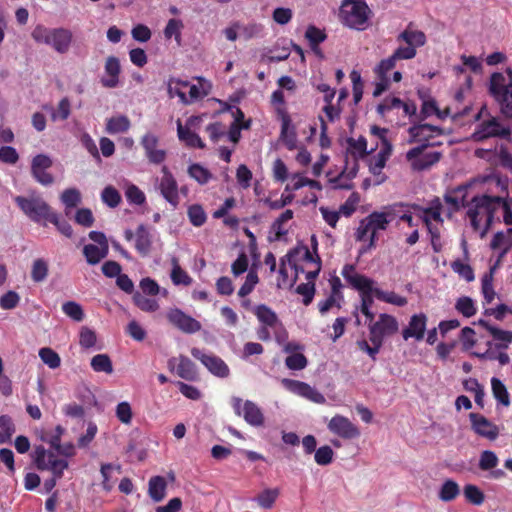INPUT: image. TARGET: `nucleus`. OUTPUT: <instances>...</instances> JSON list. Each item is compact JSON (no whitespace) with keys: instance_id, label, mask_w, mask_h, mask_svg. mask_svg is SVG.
I'll return each mask as SVG.
<instances>
[{"instance_id":"nucleus-29","label":"nucleus","mask_w":512,"mask_h":512,"mask_svg":"<svg viewBox=\"0 0 512 512\" xmlns=\"http://www.w3.org/2000/svg\"><path fill=\"white\" fill-rule=\"evenodd\" d=\"M177 134L179 140L184 142L186 146L199 149L205 148V144L200 136L192 130L184 128L180 119L177 120Z\"/></svg>"},{"instance_id":"nucleus-31","label":"nucleus","mask_w":512,"mask_h":512,"mask_svg":"<svg viewBox=\"0 0 512 512\" xmlns=\"http://www.w3.org/2000/svg\"><path fill=\"white\" fill-rule=\"evenodd\" d=\"M189 86V82L178 78H170L167 84V92L170 98L178 97L182 104L187 105V95L184 91Z\"/></svg>"},{"instance_id":"nucleus-40","label":"nucleus","mask_w":512,"mask_h":512,"mask_svg":"<svg viewBox=\"0 0 512 512\" xmlns=\"http://www.w3.org/2000/svg\"><path fill=\"white\" fill-rule=\"evenodd\" d=\"M255 315L261 323L268 327L273 328L278 323V317L276 313L265 304H261L256 307Z\"/></svg>"},{"instance_id":"nucleus-64","label":"nucleus","mask_w":512,"mask_h":512,"mask_svg":"<svg viewBox=\"0 0 512 512\" xmlns=\"http://www.w3.org/2000/svg\"><path fill=\"white\" fill-rule=\"evenodd\" d=\"M71 113V103L67 97H64L58 103L57 109L52 112L51 118L53 121L66 120Z\"/></svg>"},{"instance_id":"nucleus-38","label":"nucleus","mask_w":512,"mask_h":512,"mask_svg":"<svg viewBox=\"0 0 512 512\" xmlns=\"http://www.w3.org/2000/svg\"><path fill=\"white\" fill-rule=\"evenodd\" d=\"M187 172L188 175L200 185L207 184L213 177L212 173L207 168L198 163L191 164Z\"/></svg>"},{"instance_id":"nucleus-26","label":"nucleus","mask_w":512,"mask_h":512,"mask_svg":"<svg viewBox=\"0 0 512 512\" xmlns=\"http://www.w3.org/2000/svg\"><path fill=\"white\" fill-rule=\"evenodd\" d=\"M121 71L119 59L115 56H109L105 63V73L108 78H102L101 83L104 87L114 88L118 85L119 74Z\"/></svg>"},{"instance_id":"nucleus-5","label":"nucleus","mask_w":512,"mask_h":512,"mask_svg":"<svg viewBox=\"0 0 512 512\" xmlns=\"http://www.w3.org/2000/svg\"><path fill=\"white\" fill-rule=\"evenodd\" d=\"M342 276L354 289L359 291L361 297L360 308L365 310L366 308H371L374 303L375 290L377 289L373 286L374 280L357 273L355 266L352 264H346L343 267Z\"/></svg>"},{"instance_id":"nucleus-27","label":"nucleus","mask_w":512,"mask_h":512,"mask_svg":"<svg viewBox=\"0 0 512 512\" xmlns=\"http://www.w3.org/2000/svg\"><path fill=\"white\" fill-rule=\"evenodd\" d=\"M412 23H409L404 31L397 36L398 42H405L408 46L414 47L417 50L418 47H422L426 43V35L420 30H413Z\"/></svg>"},{"instance_id":"nucleus-43","label":"nucleus","mask_w":512,"mask_h":512,"mask_svg":"<svg viewBox=\"0 0 512 512\" xmlns=\"http://www.w3.org/2000/svg\"><path fill=\"white\" fill-rule=\"evenodd\" d=\"M91 367L95 372H104L111 374L113 372V365L110 357L107 354H97L91 359Z\"/></svg>"},{"instance_id":"nucleus-46","label":"nucleus","mask_w":512,"mask_h":512,"mask_svg":"<svg viewBox=\"0 0 512 512\" xmlns=\"http://www.w3.org/2000/svg\"><path fill=\"white\" fill-rule=\"evenodd\" d=\"M68 462L64 459H57L53 452L48 454V461L46 470H51L53 476L60 479L63 476L64 470L67 469Z\"/></svg>"},{"instance_id":"nucleus-14","label":"nucleus","mask_w":512,"mask_h":512,"mask_svg":"<svg viewBox=\"0 0 512 512\" xmlns=\"http://www.w3.org/2000/svg\"><path fill=\"white\" fill-rule=\"evenodd\" d=\"M162 173L163 175L158 186L160 193L176 209L180 203L177 181L166 166L162 167Z\"/></svg>"},{"instance_id":"nucleus-33","label":"nucleus","mask_w":512,"mask_h":512,"mask_svg":"<svg viewBox=\"0 0 512 512\" xmlns=\"http://www.w3.org/2000/svg\"><path fill=\"white\" fill-rule=\"evenodd\" d=\"M460 494V486L453 479H446L438 492V497L443 502H451Z\"/></svg>"},{"instance_id":"nucleus-18","label":"nucleus","mask_w":512,"mask_h":512,"mask_svg":"<svg viewBox=\"0 0 512 512\" xmlns=\"http://www.w3.org/2000/svg\"><path fill=\"white\" fill-rule=\"evenodd\" d=\"M443 133V129L439 126L427 124V123H418L413 124L408 129L409 134V143L419 142L420 144L431 143L430 139L434 136L441 135Z\"/></svg>"},{"instance_id":"nucleus-45","label":"nucleus","mask_w":512,"mask_h":512,"mask_svg":"<svg viewBox=\"0 0 512 512\" xmlns=\"http://www.w3.org/2000/svg\"><path fill=\"white\" fill-rule=\"evenodd\" d=\"M173 268L171 271V280L175 285H185L188 286L192 283L191 277L184 271L179 263L177 258L172 259Z\"/></svg>"},{"instance_id":"nucleus-49","label":"nucleus","mask_w":512,"mask_h":512,"mask_svg":"<svg viewBox=\"0 0 512 512\" xmlns=\"http://www.w3.org/2000/svg\"><path fill=\"white\" fill-rule=\"evenodd\" d=\"M499 464V459L495 452L491 450H484L480 454L478 467L482 471H490L496 468Z\"/></svg>"},{"instance_id":"nucleus-12","label":"nucleus","mask_w":512,"mask_h":512,"mask_svg":"<svg viewBox=\"0 0 512 512\" xmlns=\"http://www.w3.org/2000/svg\"><path fill=\"white\" fill-rule=\"evenodd\" d=\"M469 420L472 431L479 437L494 441L499 436V428L496 424L480 413H470Z\"/></svg>"},{"instance_id":"nucleus-21","label":"nucleus","mask_w":512,"mask_h":512,"mask_svg":"<svg viewBox=\"0 0 512 512\" xmlns=\"http://www.w3.org/2000/svg\"><path fill=\"white\" fill-rule=\"evenodd\" d=\"M366 219L368 221V225L371 226L372 234L369 237V243H368L367 248L363 249L361 251V253H364L368 249L374 248L376 246L377 231L378 230H386L390 223V219L387 218V215H385L384 213L377 212V211L370 213L366 217Z\"/></svg>"},{"instance_id":"nucleus-51","label":"nucleus","mask_w":512,"mask_h":512,"mask_svg":"<svg viewBox=\"0 0 512 512\" xmlns=\"http://www.w3.org/2000/svg\"><path fill=\"white\" fill-rule=\"evenodd\" d=\"M425 226L430 235V243L433 251L435 253H440L443 249V243L441 240V233L439 227L437 225L432 224V222H429L427 219H425Z\"/></svg>"},{"instance_id":"nucleus-23","label":"nucleus","mask_w":512,"mask_h":512,"mask_svg":"<svg viewBox=\"0 0 512 512\" xmlns=\"http://www.w3.org/2000/svg\"><path fill=\"white\" fill-rule=\"evenodd\" d=\"M153 244V236L149 228L140 224L135 231V250L142 256L146 257L150 254Z\"/></svg>"},{"instance_id":"nucleus-9","label":"nucleus","mask_w":512,"mask_h":512,"mask_svg":"<svg viewBox=\"0 0 512 512\" xmlns=\"http://www.w3.org/2000/svg\"><path fill=\"white\" fill-rule=\"evenodd\" d=\"M232 408L237 416H243L244 420L252 426H262L264 415L261 409L252 401L243 400L240 397H232Z\"/></svg>"},{"instance_id":"nucleus-19","label":"nucleus","mask_w":512,"mask_h":512,"mask_svg":"<svg viewBox=\"0 0 512 512\" xmlns=\"http://www.w3.org/2000/svg\"><path fill=\"white\" fill-rule=\"evenodd\" d=\"M178 362L176 367L177 375L185 380L194 381L197 378V368L194 362L187 356L180 355L178 358H171L168 361L170 370L175 368V363Z\"/></svg>"},{"instance_id":"nucleus-59","label":"nucleus","mask_w":512,"mask_h":512,"mask_svg":"<svg viewBox=\"0 0 512 512\" xmlns=\"http://www.w3.org/2000/svg\"><path fill=\"white\" fill-rule=\"evenodd\" d=\"M102 201L110 208H115L121 203V195L113 186H107L101 193Z\"/></svg>"},{"instance_id":"nucleus-47","label":"nucleus","mask_w":512,"mask_h":512,"mask_svg":"<svg viewBox=\"0 0 512 512\" xmlns=\"http://www.w3.org/2000/svg\"><path fill=\"white\" fill-rule=\"evenodd\" d=\"M187 215L190 223L195 227H201L207 220L206 212L200 204H193L188 207Z\"/></svg>"},{"instance_id":"nucleus-39","label":"nucleus","mask_w":512,"mask_h":512,"mask_svg":"<svg viewBox=\"0 0 512 512\" xmlns=\"http://www.w3.org/2000/svg\"><path fill=\"white\" fill-rule=\"evenodd\" d=\"M491 389L494 398L503 406L507 407L510 405V396L504 383L493 377L491 379Z\"/></svg>"},{"instance_id":"nucleus-7","label":"nucleus","mask_w":512,"mask_h":512,"mask_svg":"<svg viewBox=\"0 0 512 512\" xmlns=\"http://www.w3.org/2000/svg\"><path fill=\"white\" fill-rule=\"evenodd\" d=\"M437 145H440V143L420 144L409 149L406 153V160L409 162L411 169L413 171L421 172L428 170L433 165L437 164L442 158V153L438 151L426 152L428 147Z\"/></svg>"},{"instance_id":"nucleus-42","label":"nucleus","mask_w":512,"mask_h":512,"mask_svg":"<svg viewBox=\"0 0 512 512\" xmlns=\"http://www.w3.org/2000/svg\"><path fill=\"white\" fill-rule=\"evenodd\" d=\"M493 274L494 268H491L488 272H486L481 279V290L484 296V299L487 303H491L495 298V291L493 288Z\"/></svg>"},{"instance_id":"nucleus-10","label":"nucleus","mask_w":512,"mask_h":512,"mask_svg":"<svg viewBox=\"0 0 512 512\" xmlns=\"http://www.w3.org/2000/svg\"><path fill=\"white\" fill-rule=\"evenodd\" d=\"M191 355L199 360L207 370L216 377L226 378L230 374L228 365L218 356L205 354L201 349L193 347Z\"/></svg>"},{"instance_id":"nucleus-11","label":"nucleus","mask_w":512,"mask_h":512,"mask_svg":"<svg viewBox=\"0 0 512 512\" xmlns=\"http://www.w3.org/2000/svg\"><path fill=\"white\" fill-rule=\"evenodd\" d=\"M282 385L288 391L304 397L316 404H324L326 402V399L322 393L305 382L284 378L282 380Z\"/></svg>"},{"instance_id":"nucleus-13","label":"nucleus","mask_w":512,"mask_h":512,"mask_svg":"<svg viewBox=\"0 0 512 512\" xmlns=\"http://www.w3.org/2000/svg\"><path fill=\"white\" fill-rule=\"evenodd\" d=\"M398 328L399 324L394 316L382 313L376 322L369 325V336L383 342L386 336L395 334Z\"/></svg>"},{"instance_id":"nucleus-20","label":"nucleus","mask_w":512,"mask_h":512,"mask_svg":"<svg viewBox=\"0 0 512 512\" xmlns=\"http://www.w3.org/2000/svg\"><path fill=\"white\" fill-rule=\"evenodd\" d=\"M141 145L145 150L146 157L153 164H161L166 159V151L157 149L158 137L147 133L142 137Z\"/></svg>"},{"instance_id":"nucleus-57","label":"nucleus","mask_w":512,"mask_h":512,"mask_svg":"<svg viewBox=\"0 0 512 512\" xmlns=\"http://www.w3.org/2000/svg\"><path fill=\"white\" fill-rule=\"evenodd\" d=\"M390 154H388L387 147L382 150L370 161L369 170L372 174L378 175L386 165V161Z\"/></svg>"},{"instance_id":"nucleus-56","label":"nucleus","mask_w":512,"mask_h":512,"mask_svg":"<svg viewBox=\"0 0 512 512\" xmlns=\"http://www.w3.org/2000/svg\"><path fill=\"white\" fill-rule=\"evenodd\" d=\"M452 270L457 273L461 278L467 282H472L475 279L473 268L461 260L457 259L451 263Z\"/></svg>"},{"instance_id":"nucleus-50","label":"nucleus","mask_w":512,"mask_h":512,"mask_svg":"<svg viewBox=\"0 0 512 512\" xmlns=\"http://www.w3.org/2000/svg\"><path fill=\"white\" fill-rule=\"evenodd\" d=\"M375 297L383 302L393 304L399 307H403L407 304V299L403 296L396 294L395 292H386L381 289L375 290Z\"/></svg>"},{"instance_id":"nucleus-44","label":"nucleus","mask_w":512,"mask_h":512,"mask_svg":"<svg viewBox=\"0 0 512 512\" xmlns=\"http://www.w3.org/2000/svg\"><path fill=\"white\" fill-rule=\"evenodd\" d=\"M48 271L49 268L47 261L42 258H38L34 260L32 264L31 279L36 283L43 282L48 276Z\"/></svg>"},{"instance_id":"nucleus-2","label":"nucleus","mask_w":512,"mask_h":512,"mask_svg":"<svg viewBox=\"0 0 512 512\" xmlns=\"http://www.w3.org/2000/svg\"><path fill=\"white\" fill-rule=\"evenodd\" d=\"M475 120L479 121L471 135L475 142H483L490 138L510 139V125L498 117L491 116L485 105L475 115Z\"/></svg>"},{"instance_id":"nucleus-37","label":"nucleus","mask_w":512,"mask_h":512,"mask_svg":"<svg viewBox=\"0 0 512 512\" xmlns=\"http://www.w3.org/2000/svg\"><path fill=\"white\" fill-rule=\"evenodd\" d=\"M83 254L91 265L99 263L108 254V247H98L94 244H87L83 248Z\"/></svg>"},{"instance_id":"nucleus-16","label":"nucleus","mask_w":512,"mask_h":512,"mask_svg":"<svg viewBox=\"0 0 512 512\" xmlns=\"http://www.w3.org/2000/svg\"><path fill=\"white\" fill-rule=\"evenodd\" d=\"M53 162L48 155L38 154L32 159L31 173L34 179L44 186H49L54 182V177L47 172Z\"/></svg>"},{"instance_id":"nucleus-34","label":"nucleus","mask_w":512,"mask_h":512,"mask_svg":"<svg viewBox=\"0 0 512 512\" xmlns=\"http://www.w3.org/2000/svg\"><path fill=\"white\" fill-rule=\"evenodd\" d=\"M130 120L125 115H119L107 119L106 132L108 134H118L127 132L130 128Z\"/></svg>"},{"instance_id":"nucleus-55","label":"nucleus","mask_w":512,"mask_h":512,"mask_svg":"<svg viewBox=\"0 0 512 512\" xmlns=\"http://www.w3.org/2000/svg\"><path fill=\"white\" fill-rule=\"evenodd\" d=\"M39 357L49 368L56 369L61 364V359L58 353L53 349L44 347L39 350Z\"/></svg>"},{"instance_id":"nucleus-24","label":"nucleus","mask_w":512,"mask_h":512,"mask_svg":"<svg viewBox=\"0 0 512 512\" xmlns=\"http://www.w3.org/2000/svg\"><path fill=\"white\" fill-rule=\"evenodd\" d=\"M297 256H300V260H303L305 262H311L316 265V254L310 251L308 246L306 245H299L293 249H291L286 255L285 258L287 259L289 265L295 269V271L298 273L299 271H303V269L299 268L297 265Z\"/></svg>"},{"instance_id":"nucleus-48","label":"nucleus","mask_w":512,"mask_h":512,"mask_svg":"<svg viewBox=\"0 0 512 512\" xmlns=\"http://www.w3.org/2000/svg\"><path fill=\"white\" fill-rule=\"evenodd\" d=\"M305 38L307 39L310 48H314L324 42L327 35L324 30H321L314 25H309L305 32Z\"/></svg>"},{"instance_id":"nucleus-41","label":"nucleus","mask_w":512,"mask_h":512,"mask_svg":"<svg viewBox=\"0 0 512 512\" xmlns=\"http://www.w3.org/2000/svg\"><path fill=\"white\" fill-rule=\"evenodd\" d=\"M465 500L476 506H480L485 501V495L483 491L474 484H466L463 489Z\"/></svg>"},{"instance_id":"nucleus-6","label":"nucleus","mask_w":512,"mask_h":512,"mask_svg":"<svg viewBox=\"0 0 512 512\" xmlns=\"http://www.w3.org/2000/svg\"><path fill=\"white\" fill-rule=\"evenodd\" d=\"M488 90L499 104L501 113L507 118H512V83H506L502 73L494 72L490 76Z\"/></svg>"},{"instance_id":"nucleus-15","label":"nucleus","mask_w":512,"mask_h":512,"mask_svg":"<svg viewBox=\"0 0 512 512\" xmlns=\"http://www.w3.org/2000/svg\"><path fill=\"white\" fill-rule=\"evenodd\" d=\"M329 431L343 439H355L360 436L359 428L347 417L335 415L327 425Z\"/></svg>"},{"instance_id":"nucleus-30","label":"nucleus","mask_w":512,"mask_h":512,"mask_svg":"<svg viewBox=\"0 0 512 512\" xmlns=\"http://www.w3.org/2000/svg\"><path fill=\"white\" fill-rule=\"evenodd\" d=\"M167 482L163 476H153L148 482V494L154 502H160L166 495Z\"/></svg>"},{"instance_id":"nucleus-17","label":"nucleus","mask_w":512,"mask_h":512,"mask_svg":"<svg viewBox=\"0 0 512 512\" xmlns=\"http://www.w3.org/2000/svg\"><path fill=\"white\" fill-rule=\"evenodd\" d=\"M167 318L173 326L187 334L196 333L200 331L202 327L199 321L178 308L170 310L167 314Z\"/></svg>"},{"instance_id":"nucleus-54","label":"nucleus","mask_w":512,"mask_h":512,"mask_svg":"<svg viewBox=\"0 0 512 512\" xmlns=\"http://www.w3.org/2000/svg\"><path fill=\"white\" fill-rule=\"evenodd\" d=\"M133 302L139 309L145 312H154L159 308L155 299L147 298L140 292L134 293Z\"/></svg>"},{"instance_id":"nucleus-8","label":"nucleus","mask_w":512,"mask_h":512,"mask_svg":"<svg viewBox=\"0 0 512 512\" xmlns=\"http://www.w3.org/2000/svg\"><path fill=\"white\" fill-rule=\"evenodd\" d=\"M14 201L20 210L36 223H40L42 220L47 221L52 213L49 204L40 196H16Z\"/></svg>"},{"instance_id":"nucleus-1","label":"nucleus","mask_w":512,"mask_h":512,"mask_svg":"<svg viewBox=\"0 0 512 512\" xmlns=\"http://www.w3.org/2000/svg\"><path fill=\"white\" fill-rule=\"evenodd\" d=\"M500 196L478 195L474 196L468 206L467 216L475 231L483 228L486 232L499 211Z\"/></svg>"},{"instance_id":"nucleus-22","label":"nucleus","mask_w":512,"mask_h":512,"mask_svg":"<svg viewBox=\"0 0 512 512\" xmlns=\"http://www.w3.org/2000/svg\"><path fill=\"white\" fill-rule=\"evenodd\" d=\"M427 324V316L424 313L414 314L411 316L408 326L403 329L402 336L405 340L415 338L422 340L424 338Z\"/></svg>"},{"instance_id":"nucleus-53","label":"nucleus","mask_w":512,"mask_h":512,"mask_svg":"<svg viewBox=\"0 0 512 512\" xmlns=\"http://www.w3.org/2000/svg\"><path fill=\"white\" fill-rule=\"evenodd\" d=\"M62 311L66 316L76 322H81L84 319V311L80 304L75 301H67L62 305Z\"/></svg>"},{"instance_id":"nucleus-3","label":"nucleus","mask_w":512,"mask_h":512,"mask_svg":"<svg viewBox=\"0 0 512 512\" xmlns=\"http://www.w3.org/2000/svg\"><path fill=\"white\" fill-rule=\"evenodd\" d=\"M31 36L35 42L49 45L60 54H64L69 50L73 39V34L69 29H51L43 25H37L33 29Z\"/></svg>"},{"instance_id":"nucleus-60","label":"nucleus","mask_w":512,"mask_h":512,"mask_svg":"<svg viewBox=\"0 0 512 512\" xmlns=\"http://www.w3.org/2000/svg\"><path fill=\"white\" fill-rule=\"evenodd\" d=\"M48 222L54 224L57 230L67 238H71L73 236V229L70 223L66 220L60 219V216L53 212L49 216Z\"/></svg>"},{"instance_id":"nucleus-35","label":"nucleus","mask_w":512,"mask_h":512,"mask_svg":"<svg viewBox=\"0 0 512 512\" xmlns=\"http://www.w3.org/2000/svg\"><path fill=\"white\" fill-rule=\"evenodd\" d=\"M418 95L423 101L418 115L420 121L425 120L431 115H436V113L439 112L436 101L433 98L428 97V93L426 91L419 90Z\"/></svg>"},{"instance_id":"nucleus-58","label":"nucleus","mask_w":512,"mask_h":512,"mask_svg":"<svg viewBox=\"0 0 512 512\" xmlns=\"http://www.w3.org/2000/svg\"><path fill=\"white\" fill-rule=\"evenodd\" d=\"M258 282H259L258 274H257L256 270H254V268H251L246 276L245 282L243 283V285L240 287V289L238 291V295L240 297H245V296L249 295L254 290V288L258 284Z\"/></svg>"},{"instance_id":"nucleus-63","label":"nucleus","mask_w":512,"mask_h":512,"mask_svg":"<svg viewBox=\"0 0 512 512\" xmlns=\"http://www.w3.org/2000/svg\"><path fill=\"white\" fill-rule=\"evenodd\" d=\"M307 364V358L302 353H292L285 359V365L290 370H302Z\"/></svg>"},{"instance_id":"nucleus-25","label":"nucleus","mask_w":512,"mask_h":512,"mask_svg":"<svg viewBox=\"0 0 512 512\" xmlns=\"http://www.w3.org/2000/svg\"><path fill=\"white\" fill-rule=\"evenodd\" d=\"M413 208L422 212V221L425 224V219L429 222L434 220L437 223L443 224L444 220L441 216L443 205L439 197H435L429 203L428 207H421L419 205H413Z\"/></svg>"},{"instance_id":"nucleus-62","label":"nucleus","mask_w":512,"mask_h":512,"mask_svg":"<svg viewBox=\"0 0 512 512\" xmlns=\"http://www.w3.org/2000/svg\"><path fill=\"white\" fill-rule=\"evenodd\" d=\"M334 452L328 445L319 447L315 451L314 459L318 465L326 466L333 461Z\"/></svg>"},{"instance_id":"nucleus-52","label":"nucleus","mask_w":512,"mask_h":512,"mask_svg":"<svg viewBox=\"0 0 512 512\" xmlns=\"http://www.w3.org/2000/svg\"><path fill=\"white\" fill-rule=\"evenodd\" d=\"M455 308L459 313L467 318L474 316L477 312L474 301L468 296L458 298Z\"/></svg>"},{"instance_id":"nucleus-32","label":"nucleus","mask_w":512,"mask_h":512,"mask_svg":"<svg viewBox=\"0 0 512 512\" xmlns=\"http://www.w3.org/2000/svg\"><path fill=\"white\" fill-rule=\"evenodd\" d=\"M280 495L279 488H266L261 491L255 498L254 501L263 509H272L276 500Z\"/></svg>"},{"instance_id":"nucleus-36","label":"nucleus","mask_w":512,"mask_h":512,"mask_svg":"<svg viewBox=\"0 0 512 512\" xmlns=\"http://www.w3.org/2000/svg\"><path fill=\"white\" fill-rule=\"evenodd\" d=\"M281 115V138L286 141L291 148L296 140V133L291 124V118L285 111L278 110Z\"/></svg>"},{"instance_id":"nucleus-28","label":"nucleus","mask_w":512,"mask_h":512,"mask_svg":"<svg viewBox=\"0 0 512 512\" xmlns=\"http://www.w3.org/2000/svg\"><path fill=\"white\" fill-rule=\"evenodd\" d=\"M347 151L345 156V162L348 159L352 158L355 160H359L360 158H364L367 152V140L365 137L360 136L357 140L354 138L347 139Z\"/></svg>"},{"instance_id":"nucleus-4","label":"nucleus","mask_w":512,"mask_h":512,"mask_svg":"<svg viewBox=\"0 0 512 512\" xmlns=\"http://www.w3.org/2000/svg\"><path fill=\"white\" fill-rule=\"evenodd\" d=\"M370 13L371 10L365 0H343L339 16L345 26L356 30H364Z\"/></svg>"},{"instance_id":"nucleus-61","label":"nucleus","mask_w":512,"mask_h":512,"mask_svg":"<svg viewBox=\"0 0 512 512\" xmlns=\"http://www.w3.org/2000/svg\"><path fill=\"white\" fill-rule=\"evenodd\" d=\"M125 197L131 204L142 205L146 201L144 192L135 184H129L125 191Z\"/></svg>"}]
</instances>
